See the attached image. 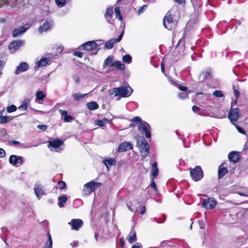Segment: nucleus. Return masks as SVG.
Listing matches in <instances>:
<instances>
[{
    "instance_id": "f257e3e1",
    "label": "nucleus",
    "mask_w": 248,
    "mask_h": 248,
    "mask_svg": "<svg viewBox=\"0 0 248 248\" xmlns=\"http://www.w3.org/2000/svg\"><path fill=\"white\" fill-rule=\"evenodd\" d=\"M133 92V89L129 86H121L116 87L110 90L109 93L114 94V96L127 97L129 96Z\"/></svg>"
},
{
    "instance_id": "f03ea898",
    "label": "nucleus",
    "mask_w": 248,
    "mask_h": 248,
    "mask_svg": "<svg viewBox=\"0 0 248 248\" xmlns=\"http://www.w3.org/2000/svg\"><path fill=\"white\" fill-rule=\"evenodd\" d=\"M137 146L139 148L141 155L143 158L149 154L150 146L143 137H140L137 140Z\"/></svg>"
},
{
    "instance_id": "7ed1b4c3",
    "label": "nucleus",
    "mask_w": 248,
    "mask_h": 248,
    "mask_svg": "<svg viewBox=\"0 0 248 248\" xmlns=\"http://www.w3.org/2000/svg\"><path fill=\"white\" fill-rule=\"evenodd\" d=\"M79 49L85 50L91 52V54L95 55L99 49V46L94 41L86 42L79 46Z\"/></svg>"
},
{
    "instance_id": "20e7f679",
    "label": "nucleus",
    "mask_w": 248,
    "mask_h": 248,
    "mask_svg": "<svg viewBox=\"0 0 248 248\" xmlns=\"http://www.w3.org/2000/svg\"><path fill=\"white\" fill-rule=\"evenodd\" d=\"M177 23L173 20V16L170 12H168L163 19V25L165 28L172 30L176 26Z\"/></svg>"
},
{
    "instance_id": "39448f33",
    "label": "nucleus",
    "mask_w": 248,
    "mask_h": 248,
    "mask_svg": "<svg viewBox=\"0 0 248 248\" xmlns=\"http://www.w3.org/2000/svg\"><path fill=\"white\" fill-rule=\"evenodd\" d=\"M190 174L192 180L195 182L200 181L203 177V171L199 166H197L194 169H191Z\"/></svg>"
},
{
    "instance_id": "423d86ee",
    "label": "nucleus",
    "mask_w": 248,
    "mask_h": 248,
    "mask_svg": "<svg viewBox=\"0 0 248 248\" xmlns=\"http://www.w3.org/2000/svg\"><path fill=\"white\" fill-rule=\"evenodd\" d=\"M101 184L98 182L91 181L85 184L83 187V192L86 195H89L94 192Z\"/></svg>"
},
{
    "instance_id": "0eeeda50",
    "label": "nucleus",
    "mask_w": 248,
    "mask_h": 248,
    "mask_svg": "<svg viewBox=\"0 0 248 248\" xmlns=\"http://www.w3.org/2000/svg\"><path fill=\"white\" fill-rule=\"evenodd\" d=\"M139 131L142 134L144 133L147 138H150L151 134L150 133L151 127L148 123L145 121H143L140 123L138 126Z\"/></svg>"
},
{
    "instance_id": "6e6552de",
    "label": "nucleus",
    "mask_w": 248,
    "mask_h": 248,
    "mask_svg": "<svg viewBox=\"0 0 248 248\" xmlns=\"http://www.w3.org/2000/svg\"><path fill=\"white\" fill-rule=\"evenodd\" d=\"M63 144V141L60 139L54 140L49 141L48 144V147L52 151H59L60 147Z\"/></svg>"
},
{
    "instance_id": "1a4fd4ad",
    "label": "nucleus",
    "mask_w": 248,
    "mask_h": 248,
    "mask_svg": "<svg viewBox=\"0 0 248 248\" xmlns=\"http://www.w3.org/2000/svg\"><path fill=\"white\" fill-rule=\"evenodd\" d=\"M239 117V110L237 108H231L228 114V118L231 123L234 124L235 122L238 119Z\"/></svg>"
},
{
    "instance_id": "9d476101",
    "label": "nucleus",
    "mask_w": 248,
    "mask_h": 248,
    "mask_svg": "<svg viewBox=\"0 0 248 248\" xmlns=\"http://www.w3.org/2000/svg\"><path fill=\"white\" fill-rule=\"evenodd\" d=\"M217 204V201L213 198H209L204 200L202 203V206L205 209H212Z\"/></svg>"
},
{
    "instance_id": "9b49d317",
    "label": "nucleus",
    "mask_w": 248,
    "mask_h": 248,
    "mask_svg": "<svg viewBox=\"0 0 248 248\" xmlns=\"http://www.w3.org/2000/svg\"><path fill=\"white\" fill-rule=\"evenodd\" d=\"M25 43L24 41L18 40L13 41L9 46V49L11 53H15Z\"/></svg>"
},
{
    "instance_id": "f8f14e48",
    "label": "nucleus",
    "mask_w": 248,
    "mask_h": 248,
    "mask_svg": "<svg viewBox=\"0 0 248 248\" xmlns=\"http://www.w3.org/2000/svg\"><path fill=\"white\" fill-rule=\"evenodd\" d=\"M228 165L227 162H224L220 165L218 169V179L223 178L225 174L228 173Z\"/></svg>"
},
{
    "instance_id": "ddd939ff",
    "label": "nucleus",
    "mask_w": 248,
    "mask_h": 248,
    "mask_svg": "<svg viewBox=\"0 0 248 248\" xmlns=\"http://www.w3.org/2000/svg\"><path fill=\"white\" fill-rule=\"evenodd\" d=\"M124 34V30H123L120 35L119 36L118 38L117 39H112L108 41H107L105 44V47L108 49H111L112 48L114 44L118 42H119L121 40L123 35Z\"/></svg>"
},
{
    "instance_id": "4468645a",
    "label": "nucleus",
    "mask_w": 248,
    "mask_h": 248,
    "mask_svg": "<svg viewBox=\"0 0 248 248\" xmlns=\"http://www.w3.org/2000/svg\"><path fill=\"white\" fill-rule=\"evenodd\" d=\"M34 191L36 196L39 200L43 195L46 194L42 185L37 183L34 185Z\"/></svg>"
},
{
    "instance_id": "2eb2a0df",
    "label": "nucleus",
    "mask_w": 248,
    "mask_h": 248,
    "mask_svg": "<svg viewBox=\"0 0 248 248\" xmlns=\"http://www.w3.org/2000/svg\"><path fill=\"white\" fill-rule=\"evenodd\" d=\"M69 224L71 225L72 230L78 231L83 224V221L80 219H72Z\"/></svg>"
},
{
    "instance_id": "dca6fc26",
    "label": "nucleus",
    "mask_w": 248,
    "mask_h": 248,
    "mask_svg": "<svg viewBox=\"0 0 248 248\" xmlns=\"http://www.w3.org/2000/svg\"><path fill=\"white\" fill-rule=\"evenodd\" d=\"M133 146L131 143L125 141L119 144L117 149V151L118 152L122 153L129 150H131Z\"/></svg>"
},
{
    "instance_id": "f3484780",
    "label": "nucleus",
    "mask_w": 248,
    "mask_h": 248,
    "mask_svg": "<svg viewBox=\"0 0 248 248\" xmlns=\"http://www.w3.org/2000/svg\"><path fill=\"white\" fill-rule=\"evenodd\" d=\"M9 163L13 166L21 164L23 162L22 157L16 155H11L9 159Z\"/></svg>"
},
{
    "instance_id": "a211bd4d",
    "label": "nucleus",
    "mask_w": 248,
    "mask_h": 248,
    "mask_svg": "<svg viewBox=\"0 0 248 248\" xmlns=\"http://www.w3.org/2000/svg\"><path fill=\"white\" fill-rule=\"evenodd\" d=\"M29 65L26 62H22L20 63L15 72V74L18 75L21 73L25 72L29 69Z\"/></svg>"
},
{
    "instance_id": "6ab92c4d",
    "label": "nucleus",
    "mask_w": 248,
    "mask_h": 248,
    "mask_svg": "<svg viewBox=\"0 0 248 248\" xmlns=\"http://www.w3.org/2000/svg\"><path fill=\"white\" fill-rule=\"evenodd\" d=\"M52 25V22L46 21L42 26H40L38 28V31L40 33L43 31H45L50 29Z\"/></svg>"
},
{
    "instance_id": "aec40b11",
    "label": "nucleus",
    "mask_w": 248,
    "mask_h": 248,
    "mask_svg": "<svg viewBox=\"0 0 248 248\" xmlns=\"http://www.w3.org/2000/svg\"><path fill=\"white\" fill-rule=\"evenodd\" d=\"M128 241L130 244H133L137 241L136 232L133 227L131 228V231L128 238Z\"/></svg>"
},
{
    "instance_id": "412c9836",
    "label": "nucleus",
    "mask_w": 248,
    "mask_h": 248,
    "mask_svg": "<svg viewBox=\"0 0 248 248\" xmlns=\"http://www.w3.org/2000/svg\"><path fill=\"white\" fill-rule=\"evenodd\" d=\"M28 29L24 26H22L19 28L15 29L13 31V36L15 37H17L23 34Z\"/></svg>"
},
{
    "instance_id": "4be33fe9",
    "label": "nucleus",
    "mask_w": 248,
    "mask_h": 248,
    "mask_svg": "<svg viewBox=\"0 0 248 248\" xmlns=\"http://www.w3.org/2000/svg\"><path fill=\"white\" fill-rule=\"evenodd\" d=\"M49 61V59L46 58H41V60L38 61L35 65L34 69H37L39 68L46 65Z\"/></svg>"
},
{
    "instance_id": "5701e85b",
    "label": "nucleus",
    "mask_w": 248,
    "mask_h": 248,
    "mask_svg": "<svg viewBox=\"0 0 248 248\" xmlns=\"http://www.w3.org/2000/svg\"><path fill=\"white\" fill-rule=\"evenodd\" d=\"M103 162L106 166L108 170L109 167L115 166L116 164V160L112 158H108L104 159Z\"/></svg>"
},
{
    "instance_id": "b1692460",
    "label": "nucleus",
    "mask_w": 248,
    "mask_h": 248,
    "mask_svg": "<svg viewBox=\"0 0 248 248\" xmlns=\"http://www.w3.org/2000/svg\"><path fill=\"white\" fill-rule=\"evenodd\" d=\"M228 158L229 161L234 163L239 161L238 155L235 152H232L230 153L228 155Z\"/></svg>"
},
{
    "instance_id": "393cba45",
    "label": "nucleus",
    "mask_w": 248,
    "mask_h": 248,
    "mask_svg": "<svg viewBox=\"0 0 248 248\" xmlns=\"http://www.w3.org/2000/svg\"><path fill=\"white\" fill-rule=\"evenodd\" d=\"M111 122V120H109L107 118H103L102 120H95L94 121V123L95 125H98L100 127H102L104 125H105L106 124L110 123Z\"/></svg>"
},
{
    "instance_id": "a878e982",
    "label": "nucleus",
    "mask_w": 248,
    "mask_h": 248,
    "mask_svg": "<svg viewBox=\"0 0 248 248\" xmlns=\"http://www.w3.org/2000/svg\"><path fill=\"white\" fill-rule=\"evenodd\" d=\"M202 77L203 81L211 77V71L210 69H206L205 71L202 72L200 75V77Z\"/></svg>"
},
{
    "instance_id": "bb28decb",
    "label": "nucleus",
    "mask_w": 248,
    "mask_h": 248,
    "mask_svg": "<svg viewBox=\"0 0 248 248\" xmlns=\"http://www.w3.org/2000/svg\"><path fill=\"white\" fill-rule=\"evenodd\" d=\"M13 119V117L11 116H2L0 115V123L6 124Z\"/></svg>"
},
{
    "instance_id": "cd10ccee",
    "label": "nucleus",
    "mask_w": 248,
    "mask_h": 248,
    "mask_svg": "<svg viewBox=\"0 0 248 248\" xmlns=\"http://www.w3.org/2000/svg\"><path fill=\"white\" fill-rule=\"evenodd\" d=\"M87 94L81 93H75L72 94V97L76 101H79L82 99Z\"/></svg>"
},
{
    "instance_id": "c85d7f7f",
    "label": "nucleus",
    "mask_w": 248,
    "mask_h": 248,
    "mask_svg": "<svg viewBox=\"0 0 248 248\" xmlns=\"http://www.w3.org/2000/svg\"><path fill=\"white\" fill-rule=\"evenodd\" d=\"M88 108L90 110H95L98 108V105L95 102H91L87 104Z\"/></svg>"
},
{
    "instance_id": "c756f323",
    "label": "nucleus",
    "mask_w": 248,
    "mask_h": 248,
    "mask_svg": "<svg viewBox=\"0 0 248 248\" xmlns=\"http://www.w3.org/2000/svg\"><path fill=\"white\" fill-rule=\"evenodd\" d=\"M114 63V62H113V56H109L108 57L104 62L105 64L109 66H113Z\"/></svg>"
},
{
    "instance_id": "7c9ffc66",
    "label": "nucleus",
    "mask_w": 248,
    "mask_h": 248,
    "mask_svg": "<svg viewBox=\"0 0 248 248\" xmlns=\"http://www.w3.org/2000/svg\"><path fill=\"white\" fill-rule=\"evenodd\" d=\"M113 66L115 67L117 69L119 70H123L125 67L124 64L119 61L114 62Z\"/></svg>"
},
{
    "instance_id": "2f4dec72",
    "label": "nucleus",
    "mask_w": 248,
    "mask_h": 248,
    "mask_svg": "<svg viewBox=\"0 0 248 248\" xmlns=\"http://www.w3.org/2000/svg\"><path fill=\"white\" fill-rule=\"evenodd\" d=\"M59 203L58 205L60 207L63 206L64 204L66 202L67 199L66 196H62L58 198Z\"/></svg>"
},
{
    "instance_id": "473e14b6",
    "label": "nucleus",
    "mask_w": 248,
    "mask_h": 248,
    "mask_svg": "<svg viewBox=\"0 0 248 248\" xmlns=\"http://www.w3.org/2000/svg\"><path fill=\"white\" fill-rule=\"evenodd\" d=\"M46 97L43 92L39 91L36 93V100H43Z\"/></svg>"
},
{
    "instance_id": "72a5a7b5",
    "label": "nucleus",
    "mask_w": 248,
    "mask_h": 248,
    "mask_svg": "<svg viewBox=\"0 0 248 248\" xmlns=\"http://www.w3.org/2000/svg\"><path fill=\"white\" fill-rule=\"evenodd\" d=\"M115 13V16L116 18H117L119 20H122L123 19V17L121 15L120 13V8L119 7H116L114 9Z\"/></svg>"
},
{
    "instance_id": "f704fd0d",
    "label": "nucleus",
    "mask_w": 248,
    "mask_h": 248,
    "mask_svg": "<svg viewBox=\"0 0 248 248\" xmlns=\"http://www.w3.org/2000/svg\"><path fill=\"white\" fill-rule=\"evenodd\" d=\"M113 11L112 7L107 8L106 10V13L105 15L106 18H109L110 16H112Z\"/></svg>"
},
{
    "instance_id": "c9c22d12",
    "label": "nucleus",
    "mask_w": 248,
    "mask_h": 248,
    "mask_svg": "<svg viewBox=\"0 0 248 248\" xmlns=\"http://www.w3.org/2000/svg\"><path fill=\"white\" fill-rule=\"evenodd\" d=\"M122 60L124 63H130L132 62V57L129 55H126L123 56Z\"/></svg>"
},
{
    "instance_id": "e433bc0d",
    "label": "nucleus",
    "mask_w": 248,
    "mask_h": 248,
    "mask_svg": "<svg viewBox=\"0 0 248 248\" xmlns=\"http://www.w3.org/2000/svg\"><path fill=\"white\" fill-rule=\"evenodd\" d=\"M189 93V91H182L181 93H178V96L181 99H185L187 97L188 93Z\"/></svg>"
},
{
    "instance_id": "4c0bfd02",
    "label": "nucleus",
    "mask_w": 248,
    "mask_h": 248,
    "mask_svg": "<svg viewBox=\"0 0 248 248\" xmlns=\"http://www.w3.org/2000/svg\"><path fill=\"white\" fill-rule=\"evenodd\" d=\"M17 108L14 105H11L10 106H8L6 108L7 111L8 113H11L13 112H15Z\"/></svg>"
},
{
    "instance_id": "58836bf2",
    "label": "nucleus",
    "mask_w": 248,
    "mask_h": 248,
    "mask_svg": "<svg viewBox=\"0 0 248 248\" xmlns=\"http://www.w3.org/2000/svg\"><path fill=\"white\" fill-rule=\"evenodd\" d=\"M55 2L59 7H62L66 4V0H55Z\"/></svg>"
},
{
    "instance_id": "ea45409f",
    "label": "nucleus",
    "mask_w": 248,
    "mask_h": 248,
    "mask_svg": "<svg viewBox=\"0 0 248 248\" xmlns=\"http://www.w3.org/2000/svg\"><path fill=\"white\" fill-rule=\"evenodd\" d=\"M196 95H201V97L203 99V101L207 100L210 96L209 94H208V93L204 94L202 92L196 93Z\"/></svg>"
},
{
    "instance_id": "a19ab883",
    "label": "nucleus",
    "mask_w": 248,
    "mask_h": 248,
    "mask_svg": "<svg viewBox=\"0 0 248 248\" xmlns=\"http://www.w3.org/2000/svg\"><path fill=\"white\" fill-rule=\"evenodd\" d=\"M213 95L217 97H222L223 96V93L222 91L216 90L213 93Z\"/></svg>"
},
{
    "instance_id": "79ce46f5",
    "label": "nucleus",
    "mask_w": 248,
    "mask_h": 248,
    "mask_svg": "<svg viewBox=\"0 0 248 248\" xmlns=\"http://www.w3.org/2000/svg\"><path fill=\"white\" fill-rule=\"evenodd\" d=\"M175 84H176V86L177 87V88L182 91H187V88L186 86H183L182 85H180L177 83V82H175Z\"/></svg>"
},
{
    "instance_id": "37998d69",
    "label": "nucleus",
    "mask_w": 248,
    "mask_h": 248,
    "mask_svg": "<svg viewBox=\"0 0 248 248\" xmlns=\"http://www.w3.org/2000/svg\"><path fill=\"white\" fill-rule=\"evenodd\" d=\"M73 120V117L70 115H67V116H66L65 117H64V118H63V120L65 122H70Z\"/></svg>"
},
{
    "instance_id": "c03bdc74",
    "label": "nucleus",
    "mask_w": 248,
    "mask_h": 248,
    "mask_svg": "<svg viewBox=\"0 0 248 248\" xmlns=\"http://www.w3.org/2000/svg\"><path fill=\"white\" fill-rule=\"evenodd\" d=\"M58 186L60 189H63L66 186V183L63 181H59L58 183Z\"/></svg>"
},
{
    "instance_id": "a18cd8bd",
    "label": "nucleus",
    "mask_w": 248,
    "mask_h": 248,
    "mask_svg": "<svg viewBox=\"0 0 248 248\" xmlns=\"http://www.w3.org/2000/svg\"><path fill=\"white\" fill-rule=\"evenodd\" d=\"M47 236L48 239H47V241L46 244H48V245H49L50 246H52V240L51 237V235H50V234L49 232H48L47 234Z\"/></svg>"
},
{
    "instance_id": "49530a36",
    "label": "nucleus",
    "mask_w": 248,
    "mask_h": 248,
    "mask_svg": "<svg viewBox=\"0 0 248 248\" xmlns=\"http://www.w3.org/2000/svg\"><path fill=\"white\" fill-rule=\"evenodd\" d=\"M9 2L7 0H0V8L3 7L5 5H8Z\"/></svg>"
},
{
    "instance_id": "de8ad7c7",
    "label": "nucleus",
    "mask_w": 248,
    "mask_h": 248,
    "mask_svg": "<svg viewBox=\"0 0 248 248\" xmlns=\"http://www.w3.org/2000/svg\"><path fill=\"white\" fill-rule=\"evenodd\" d=\"M131 121L134 122H140V123H141V122H143L141 121V119L138 116L134 117L131 120Z\"/></svg>"
},
{
    "instance_id": "09e8293b",
    "label": "nucleus",
    "mask_w": 248,
    "mask_h": 248,
    "mask_svg": "<svg viewBox=\"0 0 248 248\" xmlns=\"http://www.w3.org/2000/svg\"><path fill=\"white\" fill-rule=\"evenodd\" d=\"M152 175L154 177H155L157 176L158 174V170L157 168H155V169H152Z\"/></svg>"
},
{
    "instance_id": "8fccbe9b",
    "label": "nucleus",
    "mask_w": 248,
    "mask_h": 248,
    "mask_svg": "<svg viewBox=\"0 0 248 248\" xmlns=\"http://www.w3.org/2000/svg\"><path fill=\"white\" fill-rule=\"evenodd\" d=\"M73 55L79 58H82L83 56V54L81 52L76 51L73 53Z\"/></svg>"
},
{
    "instance_id": "3c124183",
    "label": "nucleus",
    "mask_w": 248,
    "mask_h": 248,
    "mask_svg": "<svg viewBox=\"0 0 248 248\" xmlns=\"http://www.w3.org/2000/svg\"><path fill=\"white\" fill-rule=\"evenodd\" d=\"M235 127L239 133L244 134V135L246 134L245 131L242 127H239L236 125H235Z\"/></svg>"
},
{
    "instance_id": "603ef678",
    "label": "nucleus",
    "mask_w": 248,
    "mask_h": 248,
    "mask_svg": "<svg viewBox=\"0 0 248 248\" xmlns=\"http://www.w3.org/2000/svg\"><path fill=\"white\" fill-rule=\"evenodd\" d=\"M30 102V100L29 98H25L22 102V104L23 105H24V106H26L27 107H28V105L29 104Z\"/></svg>"
},
{
    "instance_id": "864d4df0",
    "label": "nucleus",
    "mask_w": 248,
    "mask_h": 248,
    "mask_svg": "<svg viewBox=\"0 0 248 248\" xmlns=\"http://www.w3.org/2000/svg\"><path fill=\"white\" fill-rule=\"evenodd\" d=\"M147 7V5H144L142 7H141L138 10V13L139 15L140 14L143 12V10L145 9H146Z\"/></svg>"
},
{
    "instance_id": "5fc2aeb1",
    "label": "nucleus",
    "mask_w": 248,
    "mask_h": 248,
    "mask_svg": "<svg viewBox=\"0 0 248 248\" xmlns=\"http://www.w3.org/2000/svg\"><path fill=\"white\" fill-rule=\"evenodd\" d=\"M37 128L43 131H46L47 129V126L46 125H38Z\"/></svg>"
},
{
    "instance_id": "6e6d98bb",
    "label": "nucleus",
    "mask_w": 248,
    "mask_h": 248,
    "mask_svg": "<svg viewBox=\"0 0 248 248\" xmlns=\"http://www.w3.org/2000/svg\"><path fill=\"white\" fill-rule=\"evenodd\" d=\"M6 153L4 149L0 148V158H3L5 156Z\"/></svg>"
},
{
    "instance_id": "4d7b16f0",
    "label": "nucleus",
    "mask_w": 248,
    "mask_h": 248,
    "mask_svg": "<svg viewBox=\"0 0 248 248\" xmlns=\"http://www.w3.org/2000/svg\"><path fill=\"white\" fill-rule=\"evenodd\" d=\"M150 186L152 188H154V189L155 190V191H156L157 188H156V184H155L153 179H152V182L150 184Z\"/></svg>"
},
{
    "instance_id": "13d9d810",
    "label": "nucleus",
    "mask_w": 248,
    "mask_h": 248,
    "mask_svg": "<svg viewBox=\"0 0 248 248\" xmlns=\"http://www.w3.org/2000/svg\"><path fill=\"white\" fill-rule=\"evenodd\" d=\"M59 112L64 117H65L68 115V112L66 110L59 109Z\"/></svg>"
},
{
    "instance_id": "bf43d9fd",
    "label": "nucleus",
    "mask_w": 248,
    "mask_h": 248,
    "mask_svg": "<svg viewBox=\"0 0 248 248\" xmlns=\"http://www.w3.org/2000/svg\"><path fill=\"white\" fill-rule=\"evenodd\" d=\"M28 107L26 106L23 105L21 104L20 106L18 107V109H21L22 110L26 111L27 110Z\"/></svg>"
},
{
    "instance_id": "052dcab7",
    "label": "nucleus",
    "mask_w": 248,
    "mask_h": 248,
    "mask_svg": "<svg viewBox=\"0 0 248 248\" xmlns=\"http://www.w3.org/2000/svg\"><path fill=\"white\" fill-rule=\"evenodd\" d=\"M199 226L200 228L202 229H203L205 227V224L203 221H199Z\"/></svg>"
},
{
    "instance_id": "680f3d73",
    "label": "nucleus",
    "mask_w": 248,
    "mask_h": 248,
    "mask_svg": "<svg viewBox=\"0 0 248 248\" xmlns=\"http://www.w3.org/2000/svg\"><path fill=\"white\" fill-rule=\"evenodd\" d=\"M233 92L236 97L238 98L239 95V92L237 89L233 88Z\"/></svg>"
},
{
    "instance_id": "e2e57ef3",
    "label": "nucleus",
    "mask_w": 248,
    "mask_h": 248,
    "mask_svg": "<svg viewBox=\"0 0 248 248\" xmlns=\"http://www.w3.org/2000/svg\"><path fill=\"white\" fill-rule=\"evenodd\" d=\"M78 245V241H74L72 243H71V245L73 247H77Z\"/></svg>"
},
{
    "instance_id": "0e129e2a",
    "label": "nucleus",
    "mask_w": 248,
    "mask_h": 248,
    "mask_svg": "<svg viewBox=\"0 0 248 248\" xmlns=\"http://www.w3.org/2000/svg\"><path fill=\"white\" fill-rule=\"evenodd\" d=\"M5 65V62L3 61L0 60V70H2Z\"/></svg>"
},
{
    "instance_id": "69168bd1",
    "label": "nucleus",
    "mask_w": 248,
    "mask_h": 248,
    "mask_svg": "<svg viewBox=\"0 0 248 248\" xmlns=\"http://www.w3.org/2000/svg\"><path fill=\"white\" fill-rule=\"evenodd\" d=\"M1 230L5 234H6V233L8 232V230L5 227H1Z\"/></svg>"
},
{
    "instance_id": "338daca9",
    "label": "nucleus",
    "mask_w": 248,
    "mask_h": 248,
    "mask_svg": "<svg viewBox=\"0 0 248 248\" xmlns=\"http://www.w3.org/2000/svg\"><path fill=\"white\" fill-rule=\"evenodd\" d=\"M146 212V207L145 206H143L141 209V210L140 211V214L141 215L144 214Z\"/></svg>"
},
{
    "instance_id": "774afa93",
    "label": "nucleus",
    "mask_w": 248,
    "mask_h": 248,
    "mask_svg": "<svg viewBox=\"0 0 248 248\" xmlns=\"http://www.w3.org/2000/svg\"><path fill=\"white\" fill-rule=\"evenodd\" d=\"M199 110H200V108H199L198 107L196 106H193V107H192V110L194 112H197Z\"/></svg>"
}]
</instances>
